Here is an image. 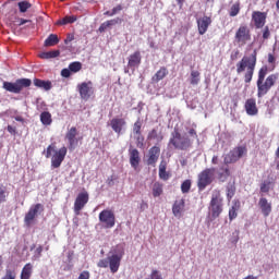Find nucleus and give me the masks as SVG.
<instances>
[{"label": "nucleus", "instance_id": "nucleus-1", "mask_svg": "<svg viewBox=\"0 0 279 279\" xmlns=\"http://www.w3.org/2000/svg\"><path fill=\"white\" fill-rule=\"evenodd\" d=\"M52 156V158H51ZM66 156V147H62L59 150L56 149V145H49L46 150V158H51V165L54 169H58L64 161Z\"/></svg>", "mask_w": 279, "mask_h": 279}, {"label": "nucleus", "instance_id": "nucleus-2", "mask_svg": "<svg viewBox=\"0 0 279 279\" xmlns=\"http://www.w3.org/2000/svg\"><path fill=\"white\" fill-rule=\"evenodd\" d=\"M125 252L121 246H116L109 253V267L112 274H117L119 271V267L121 266V259Z\"/></svg>", "mask_w": 279, "mask_h": 279}, {"label": "nucleus", "instance_id": "nucleus-3", "mask_svg": "<svg viewBox=\"0 0 279 279\" xmlns=\"http://www.w3.org/2000/svg\"><path fill=\"white\" fill-rule=\"evenodd\" d=\"M256 69V50L250 56H244L238 63V71H254Z\"/></svg>", "mask_w": 279, "mask_h": 279}, {"label": "nucleus", "instance_id": "nucleus-4", "mask_svg": "<svg viewBox=\"0 0 279 279\" xmlns=\"http://www.w3.org/2000/svg\"><path fill=\"white\" fill-rule=\"evenodd\" d=\"M170 145H173L175 149H189L191 147V140L180 135L177 131L172 133V137L170 138Z\"/></svg>", "mask_w": 279, "mask_h": 279}, {"label": "nucleus", "instance_id": "nucleus-5", "mask_svg": "<svg viewBox=\"0 0 279 279\" xmlns=\"http://www.w3.org/2000/svg\"><path fill=\"white\" fill-rule=\"evenodd\" d=\"M248 40H252L250 28H247V26H240L235 33V41L239 47H244V45H247Z\"/></svg>", "mask_w": 279, "mask_h": 279}, {"label": "nucleus", "instance_id": "nucleus-6", "mask_svg": "<svg viewBox=\"0 0 279 279\" xmlns=\"http://www.w3.org/2000/svg\"><path fill=\"white\" fill-rule=\"evenodd\" d=\"M245 154H247V149H245V147L234 148L233 150L226 155L225 163L232 165V162H236V160L243 158Z\"/></svg>", "mask_w": 279, "mask_h": 279}, {"label": "nucleus", "instance_id": "nucleus-7", "mask_svg": "<svg viewBox=\"0 0 279 279\" xmlns=\"http://www.w3.org/2000/svg\"><path fill=\"white\" fill-rule=\"evenodd\" d=\"M209 213L211 214L213 219H217L223 213V203L218 196H213L209 205Z\"/></svg>", "mask_w": 279, "mask_h": 279}, {"label": "nucleus", "instance_id": "nucleus-8", "mask_svg": "<svg viewBox=\"0 0 279 279\" xmlns=\"http://www.w3.org/2000/svg\"><path fill=\"white\" fill-rule=\"evenodd\" d=\"M213 175H215V168L206 169L198 175V189L201 191L213 182Z\"/></svg>", "mask_w": 279, "mask_h": 279}, {"label": "nucleus", "instance_id": "nucleus-9", "mask_svg": "<svg viewBox=\"0 0 279 279\" xmlns=\"http://www.w3.org/2000/svg\"><path fill=\"white\" fill-rule=\"evenodd\" d=\"M77 90L81 95V99L88 101L93 95V82H84L77 85Z\"/></svg>", "mask_w": 279, "mask_h": 279}, {"label": "nucleus", "instance_id": "nucleus-10", "mask_svg": "<svg viewBox=\"0 0 279 279\" xmlns=\"http://www.w3.org/2000/svg\"><path fill=\"white\" fill-rule=\"evenodd\" d=\"M45 210L43 204H36L35 206L31 207L29 211L26 214L24 221L26 226H29L33 219H36L37 215H40Z\"/></svg>", "mask_w": 279, "mask_h": 279}, {"label": "nucleus", "instance_id": "nucleus-11", "mask_svg": "<svg viewBox=\"0 0 279 279\" xmlns=\"http://www.w3.org/2000/svg\"><path fill=\"white\" fill-rule=\"evenodd\" d=\"M86 204H88V193L87 192L80 193L74 203L75 215H80V210H82V208H84Z\"/></svg>", "mask_w": 279, "mask_h": 279}, {"label": "nucleus", "instance_id": "nucleus-12", "mask_svg": "<svg viewBox=\"0 0 279 279\" xmlns=\"http://www.w3.org/2000/svg\"><path fill=\"white\" fill-rule=\"evenodd\" d=\"M213 23V20L210 16H203L197 19V27H198V34L201 36H204L206 32H208V27H210V24Z\"/></svg>", "mask_w": 279, "mask_h": 279}, {"label": "nucleus", "instance_id": "nucleus-13", "mask_svg": "<svg viewBox=\"0 0 279 279\" xmlns=\"http://www.w3.org/2000/svg\"><path fill=\"white\" fill-rule=\"evenodd\" d=\"M99 219L105 223L106 228H112L114 226V214L110 210H102L99 215Z\"/></svg>", "mask_w": 279, "mask_h": 279}, {"label": "nucleus", "instance_id": "nucleus-14", "mask_svg": "<svg viewBox=\"0 0 279 279\" xmlns=\"http://www.w3.org/2000/svg\"><path fill=\"white\" fill-rule=\"evenodd\" d=\"M267 20V14L260 11H255L252 14V21L257 29L265 27V21Z\"/></svg>", "mask_w": 279, "mask_h": 279}, {"label": "nucleus", "instance_id": "nucleus-15", "mask_svg": "<svg viewBox=\"0 0 279 279\" xmlns=\"http://www.w3.org/2000/svg\"><path fill=\"white\" fill-rule=\"evenodd\" d=\"M77 136V129L75 126L71 128L66 135L65 138L69 141V149L70 151H73L75 147H77V140L75 138Z\"/></svg>", "mask_w": 279, "mask_h": 279}, {"label": "nucleus", "instance_id": "nucleus-16", "mask_svg": "<svg viewBox=\"0 0 279 279\" xmlns=\"http://www.w3.org/2000/svg\"><path fill=\"white\" fill-rule=\"evenodd\" d=\"M244 108L250 117L258 114V108L256 107V100H254V98L247 99Z\"/></svg>", "mask_w": 279, "mask_h": 279}, {"label": "nucleus", "instance_id": "nucleus-17", "mask_svg": "<svg viewBox=\"0 0 279 279\" xmlns=\"http://www.w3.org/2000/svg\"><path fill=\"white\" fill-rule=\"evenodd\" d=\"M160 156V148L159 147H151L149 150V158L147 160V165L154 166L158 162V158Z\"/></svg>", "mask_w": 279, "mask_h": 279}, {"label": "nucleus", "instance_id": "nucleus-18", "mask_svg": "<svg viewBox=\"0 0 279 279\" xmlns=\"http://www.w3.org/2000/svg\"><path fill=\"white\" fill-rule=\"evenodd\" d=\"M141 162V155L138 153V149L134 148L130 150V163L133 169H136Z\"/></svg>", "mask_w": 279, "mask_h": 279}, {"label": "nucleus", "instance_id": "nucleus-19", "mask_svg": "<svg viewBox=\"0 0 279 279\" xmlns=\"http://www.w3.org/2000/svg\"><path fill=\"white\" fill-rule=\"evenodd\" d=\"M119 23H121V19L119 17H116L113 20H108L99 26L98 32L104 33L106 32V29H110V27H114V25H119Z\"/></svg>", "mask_w": 279, "mask_h": 279}, {"label": "nucleus", "instance_id": "nucleus-20", "mask_svg": "<svg viewBox=\"0 0 279 279\" xmlns=\"http://www.w3.org/2000/svg\"><path fill=\"white\" fill-rule=\"evenodd\" d=\"M259 207L264 217H269V214L271 213V204L267 202V198L259 199Z\"/></svg>", "mask_w": 279, "mask_h": 279}, {"label": "nucleus", "instance_id": "nucleus-21", "mask_svg": "<svg viewBox=\"0 0 279 279\" xmlns=\"http://www.w3.org/2000/svg\"><path fill=\"white\" fill-rule=\"evenodd\" d=\"M141 64V52L136 51L129 58V66L130 69H136Z\"/></svg>", "mask_w": 279, "mask_h": 279}, {"label": "nucleus", "instance_id": "nucleus-22", "mask_svg": "<svg viewBox=\"0 0 279 279\" xmlns=\"http://www.w3.org/2000/svg\"><path fill=\"white\" fill-rule=\"evenodd\" d=\"M33 84L37 88H43V90H49L50 88H52L50 81H43L40 78H34Z\"/></svg>", "mask_w": 279, "mask_h": 279}, {"label": "nucleus", "instance_id": "nucleus-23", "mask_svg": "<svg viewBox=\"0 0 279 279\" xmlns=\"http://www.w3.org/2000/svg\"><path fill=\"white\" fill-rule=\"evenodd\" d=\"M184 210V199L177 201L172 207L174 217H181Z\"/></svg>", "mask_w": 279, "mask_h": 279}, {"label": "nucleus", "instance_id": "nucleus-24", "mask_svg": "<svg viewBox=\"0 0 279 279\" xmlns=\"http://www.w3.org/2000/svg\"><path fill=\"white\" fill-rule=\"evenodd\" d=\"M125 125V120L123 119H113L111 120V128L114 130L118 134L121 133V129Z\"/></svg>", "mask_w": 279, "mask_h": 279}, {"label": "nucleus", "instance_id": "nucleus-25", "mask_svg": "<svg viewBox=\"0 0 279 279\" xmlns=\"http://www.w3.org/2000/svg\"><path fill=\"white\" fill-rule=\"evenodd\" d=\"M3 88L4 90H8L9 93H14L15 95H19V85L16 83V81L14 83H10V82H4L3 83Z\"/></svg>", "mask_w": 279, "mask_h": 279}, {"label": "nucleus", "instance_id": "nucleus-26", "mask_svg": "<svg viewBox=\"0 0 279 279\" xmlns=\"http://www.w3.org/2000/svg\"><path fill=\"white\" fill-rule=\"evenodd\" d=\"M15 82L17 84V89L20 93L24 88H29V86H32V80H29V78H19Z\"/></svg>", "mask_w": 279, "mask_h": 279}, {"label": "nucleus", "instance_id": "nucleus-27", "mask_svg": "<svg viewBox=\"0 0 279 279\" xmlns=\"http://www.w3.org/2000/svg\"><path fill=\"white\" fill-rule=\"evenodd\" d=\"M60 43V39L58 38V35L50 34L48 38L45 40L44 45L45 47H53Z\"/></svg>", "mask_w": 279, "mask_h": 279}, {"label": "nucleus", "instance_id": "nucleus-28", "mask_svg": "<svg viewBox=\"0 0 279 279\" xmlns=\"http://www.w3.org/2000/svg\"><path fill=\"white\" fill-rule=\"evenodd\" d=\"M75 21H77L76 15H66L63 19L59 20L57 22V25H69L75 23Z\"/></svg>", "mask_w": 279, "mask_h": 279}, {"label": "nucleus", "instance_id": "nucleus-29", "mask_svg": "<svg viewBox=\"0 0 279 279\" xmlns=\"http://www.w3.org/2000/svg\"><path fill=\"white\" fill-rule=\"evenodd\" d=\"M58 56H60V50H51V51H48V52H41L39 54V57L43 60H51L52 58H58Z\"/></svg>", "mask_w": 279, "mask_h": 279}, {"label": "nucleus", "instance_id": "nucleus-30", "mask_svg": "<svg viewBox=\"0 0 279 279\" xmlns=\"http://www.w3.org/2000/svg\"><path fill=\"white\" fill-rule=\"evenodd\" d=\"M159 178L161 180H169V173H167V161H161L159 165Z\"/></svg>", "mask_w": 279, "mask_h": 279}, {"label": "nucleus", "instance_id": "nucleus-31", "mask_svg": "<svg viewBox=\"0 0 279 279\" xmlns=\"http://www.w3.org/2000/svg\"><path fill=\"white\" fill-rule=\"evenodd\" d=\"M32 264H26L21 272V279H29L32 278Z\"/></svg>", "mask_w": 279, "mask_h": 279}, {"label": "nucleus", "instance_id": "nucleus-32", "mask_svg": "<svg viewBox=\"0 0 279 279\" xmlns=\"http://www.w3.org/2000/svg\"><path fill=\"white\" fill-rule=\"evenodd\" d=\"M40 121L44 125H51V113L44 111L40 114Z\"/></svg>", "mask_w": 279, "mask_h": 279}, {"label": "nucleus", "instance_id": "nucleus-33", "mask_svg": "<svg viewBox=\"0 0 279 279\" xmlns=\"http://www.w3.org/2000/svg\"><path fill=\"white\" fill-rule=\"evenodd\" d=\"M257 87H258V97H263V95H267V92L269 90V88H271L270 86H267L266 83H257Z\"/></svg>", "mask_w": 279, "mask_h": 279}, {"label": "nucleus", "instance_id": "nucleus-34", "mask_svg": "<svg viewBox=\"0 0 279 279\" xmlns=\"http://www.w3.org/2000/svg\"><path fill=\"white\" fill-rule=\"evenodd\" d=\"M62 71H82V62L74 61L69 64V69H62Z\"/></svg>", "mask_w": 279, "mask_h": 279}, {"label": "nucleus", "instance_id": "nucleus-35", "mask_svg": "<svg viewBox=\"0 0 279 279\" xmlns=\"http://www.w3.org/2000/svg\"><path fill=\"white\" fill-rule=\"evenodd\" d=\"M20 12H22V14H25V12H27V10H29V8H32V3H29L28 1H21L17 3Z\"/></svg>", "mask_w": 279, "mask_h": 279}, {"label": "nucleus", "instance_id": "nucleus-36", "mask_svg": "<svg viewBox=\"0 0 279 279\" xmlns=\"http://www.w3.org/2000/svg\"><path fill=\"white\" fill-rule=\"evenodd\" d=\"M153 195H154V197H160V195H162V184H160V183L154 184Z\"/></svg>", "mask_w": 279, "mask_h": 279}, {"label": "nucleus", "instance_id": "nucleus-37", "mask_svg": "<svg viewBox=\"0 0 279 279\" xmlns=\"http://www.w3.org/2000/svg\"><path fill=\"white\" fill-rule=\"evenodd\" d=\"M191 84L196 85L199 84V72L194 71L191 73Z\"/></svg>", "mask_w": 279, "mask_h": 279}, {"label": "nucleus", "instance_id": "nucleus-38", "mask_svg": "<svg viewBox=\"0 0 279 279\" xmlns=\"http://www.w3.org/2000/svg\"><path fill=\"white\" fill-rule=\"evenodd\" d=\"M239 210V206L234 205L231 207V209L229 210V219L230 221H232V219H236V211Z\"/></svg>", "mask_w": 279, "mask_h": 279}, {"label": "nucleus", "instance_id": "nucleus-39", "mask_svg": "<svg viewBox=\"0 0 279 279\" xmlns=\"http://www.w3.org/2000/svg\"><path fill=\"white\" fill-rule=\"evenodd\" d=\"M182 193H189L191 191V180H185L181 185Z\"/></svg>", "mask_w": 279, "mask_h": 279}, {"label": "nucleus", "instance_id": "nucleus-40", "mask_svg": "<svg viewBox=\"0 0 279 279\" xmlns=\"http://www.w3.org/2000/svg\"><path fill=\"white\" fill-rule=\"evenodd\" d=\"M167 75L165 71H158L155 76H153V82H160Z\"/></svg>", "mask_w": 279, "mask_h": 279}, {"label": "nucleus", "instance_id": "nucleus-41", "mask_svg": "<svg viewBox=\"0 0 279 279\" xmlns=\"http://www.w3.org/2000/svg\"><path fill=\"white\" fill-rule=\"evenodd\" d=\"M240 11L241 8L239 7V4H233L230 10V16H236Z\"/></svg>", "mask_w": 279, "mask_h": 279}, {"label": "nucleus", "instance_id": "nucleus-42", "mask_svg": "<svg viewBox=\"0 0 279 279\" xmlns=\"http://www.w3.org/2000/svg\"><path fill=\"white\" fill-rule=\"evenodd\" d=\"M266 86H269L271 88V86H274V84H276V75H270L266 78L265 82Z\"/></svg>", "mask_w": 279, "mask_h": 279}, {"label": "nucleus", "instance_id": "nucleus-43", "mask_svg": "<svg viewBox=\"0 0 279 279\" xmlns=\"http://www.w3.org/2000/svg\"><path fill=\"white\" fill-rule=\"evenodd\" d=\"M2 279H16V272L8 269L5 276Z\"/></svg>", "mask_w": 279, "mask_h": 279}, {"label": "nucleus", "instance_id": "nucleus-44", "mask_svg": "<svg viewBox=\"0 0 279 279\" xmlns=\"http://www.w3.org/2000/svg\"><path fill=\"white\" fill-rule=\"evenodd\" d=\"M142 123H141V121H136L135 123H134V126H133V132H134V134H141V128H142Z\"/></svg>", "mask_w": 279, "mask_h": 279}, {"label": "nucleus", "instance_id": "nucleus-45", "mask_svg": "<svg viewBox=\"0 0 279 279\" xmlns=\"http://www.w3.org/2000/svg\"><path fill=\"white\" fill-rule=\"evenodd\" d=\"M227 191H228L227 196L229 197V199H232L235 191L234 185H228Z\"/></svg>", "mask_w": 279, "mask_h": 279}, {"label": "nucleus", "instance_id": "nucleus-46", "mask_svg": "<svg viewBox=\"0 0 279 279\" xmlns=\"http://www.w3.org/2000/svg\"><path fill=\"white\" fill-rule=\"evenodd\" d=\"M228 178H230V170L226 169L225 172L220 174L219 180H221V182H226Z\"/></svg>", "mask_w": 279, "mask_h": 279}, {"label": "nucleus", "instance_id": "nucleus-47", "mask_svg": "<svg viewBox=\"0 0 279 279\" xmlns=\"http://www.w3.org/2000/svg\"><path fill=\"white\" fill-rule=\"evenodd\" d=\"M109 265H110V259H109V257L106 258V259H100V260L98 262V267H108Z\"/></svg>", "mask_w": 279, "mask_h": 279}, {"label": "nucleus", "instance_id": "nucleus-48", "mask_svg": "<svg viewBox=\"0 0 279 279\" xmlns=\"http://www.w3.org/2000/svg\"><path fill=\"white\" fill-rule=\"evenodd\" d=\"M135 138L137 141V147H140V148L143 147V143H144L145 138L143 136H141V134H137L135 136Z\"/></svg>", "mask_w": 279, "mask_h": 279}, {"label": "nucleus", "instance_id": "nucleus-49", "mask_svg": "<svg viewBox=\"0 0 279 279\" xmlns=\"http://www.w3.org/2000/svg\"><path fill=\"white\" fill-rule=\"evenodd\" d=\"M154 138H158V131L153 130L149 134H148V140L149 141H154Z\"/></svg>", "mask_w": 279, "mask_h": 279}, {"label": "nucleus", "instance_id": "nucleus-50", "mask_svg": "<svg viewBox=\"0 0 279 279\" xmlns=\"http://www.w3.org/2000/svg\"><path fill=\"white\" fill-rule=\"evenodd\" d=\"M265 75H266L265 71H259V78L257 83L263 84V82H265Z\"/></svg>", "mask_w": 279, "mask_h": 279}, {"label": "nucleus", "instance_id": "nucleus-51", "mask_svg": "<svg viewBox=\"0 0 279 279\" xmlns=\"http://www.w3.org/2000/svg\"><path fill=\"white\" fill-rule=\"evenodd\" d=\"M262 193H269V184L263 183L260 186Z\"/></svg>", "mask_w": 279, "mask_h": 279}, {"label": "nucleus", "instance_id": "nucleus-52", "mask_svg": "<svg viewBox=\"0 0 279 279\" xmlns=\"http://www.w3.org/2000/svg\"><path fill=\"white\" fill-rule=\"evenodd\" d=\"M5 202V190L0 189V204H3Z\"/></svg>", "mask_w": 279, "mask_h": 279}, {"label": "nucleus", "instance_id": "nucleus-53", "mask_svg": "<svg viewBox=\"0 0 279 279\" xmlns=\"http://www.w3.org/2000/svg\"><path fill=\"white\" fill-rule=\"evenodd\" d=\"M121 10H123V7L119 4L112 9L111 14L114 16V14H118V12H121Z\"/></svg>", "mask_w": 279, "mask_h": 279}, {"label": "nucleus", "instance_id": "nucleus-54", "mask_svg": "<svg viewBox=\"0 0 279 279\" xmlns=\"http://www.w3.org/2000/svg\"><path fill=\"white\" fill-rule=\"evenodd\" d=\"M90 274L88 271H83L80 276L78 279H89Z\"/></svg>", "mask_w": 279, "mask_h": 279}, {"label": "nucleus", "instance_id": "nucleus-55", "mask_svg": "<svg viewBox=\"0 0 279 279\" xmlns=\"http://www.w3.org/2000/svg\"><path fill=\"white\" fill-rule=\"evenodd\" d=\"M269 35H270L269 27L266 26L265 29H264V33H263V38L265 40H267V38H269Z\"/></svg>", "mask_w": 279, "mask_h": 279}, {"label": "nucleus", "instance_id": "nucleus-56", "mask_svg": "<svg viewBox=\"0 0 279 279\" xmlns=\"http://www.w3.org/2000/svg\"><path fill=\"white\" fill-rule=\"evenodd\" d=\"M239 58V50H233L231 53V60H236Z\"/></svg>", "mask_w": 279, "mask_h": 279}, {"label": "nucleus", "instance_id": "nucleus-57", "mask_svg": "<svg viewBox=\"0 0 279 279\" xmlns=\"http://www.w3.org/2000/svg\"><path fill=\"white\" fill-rule=\"evenodd\" d=\"M7 130H8V132H9L10 134H16V129L13 128L12 125H8Z\"/></svg>", "mask_w": 279, "mask_h": 279}, {"label": "nucleus", "instance_id": "nucleus-58", "mask_svg": "<svg viewBox=\"0 0 279 279\" xmlns=\"http://www.w3.org/2000/svg\"><path fill=\"white\" fill-rule=\"evenodd\" d=\"M252 75H253V72H248L246 75H245V82L248 83V82H252Z\"/></svg>", "mask_w": 279, "mask_h": 279}, {"label": "nucleus", "instance_id": "nucleus-59", "mask_svg": "<svg viewBox=\"0 0 279 279\" xmlns=\"http://www.w3.org/2000/svg\"><path fill=\"white\" fill-rule=\"evenodd\" d=\"M25 23H32V20L20 19V23L17 25L21 27V25H25Z\"/></svg>", "mask_w": 279, "mask_h": 279}, {"label": "nucleus", "instance_id": "nucleus-60", "mask_svg": "<svg viewBox=\"0 0 279 279\" xmlns=\"http://www.w3.org/2000/svg\"><path fill=\"white\" fill-rule=\"evenodd\" d=\"M74 36L73 35H69L66 38H65V40H64V43H65V45H69V43H72V40H74Z\"/></svg>", "mask_w": 279, "mask_h": 279}, {"label": "nucleus", "instance_id": "nucleus-61", "mask_svg": "<svg viewBox=\"0 0 279 279\" xmlns=\"http://www.w3.org/2000/svg\"><path fill=\"white\" fill-rule=\"evenodd\" d=\"M268 62L270 64H274V62H276V58L274 57V54H271V53L268 54Z\"/></svg>", "mask_w": 279, "mask_h": 279}, {"label": "nucleus", "instance_id": "nucleus-62", "mask_svg": "<svg viewBox=\"0 0 279 279\" xmlns=\"http://www.w3.org/2000/svg\"><path fill=\"white\" fill-rule=\"evenodd\" d=\"M62 77H71V71H61Z\"/></svg>", "mask_w": 279, "mask_h": 279}, {"label": "nucleus", "instance_id": "nucleus-63", "mask_svg": "<svg viewBox=\"0 0 279 279\" xmlns=\"http://www.w3.org/2000/svg\"><path fill=\"white\" fill-rule=\"evenodd\" d=\"M189 134H190L191 136H197V133L195 132L194 129L190 130V131H189Z\"/></svg>", "mask_w": 279, "mask_h": 279}, {"label": "nucleus", "instance_id": "nucleus-64", "mask_svg": "<svg viewBox=\"0 0 279 279\" xmlns=\"http://www.w3.org/2000/svg\"><path fill=\"white\" fill-rule=\"evenodd\" d=\"M36 252L40 256V254H43V246L37 247Z\"/></svg>", "mask_w": 279, "mask_h": 279}]
</instances>
